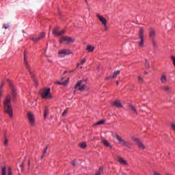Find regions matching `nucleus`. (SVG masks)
Wrapping results in <instances>:
<instances>
[{
  "instance_id": "6",
  "label": "nucleus",
  "mask_w": 175,
  "mask_h": 175,
  "mask_svg": "<svg viewBox=\"0 0 175 175\" xmlns=\"http://www.w3.org/2000/svg\"><path fill=\"white\" fill-rule=\"evenodd\" d=\"M75 39L71 37L63 36L60 38V43H64V44H69V43H73Z\"/></svg>"
},
{
  "instance_id": "38",
  "label": "nucleus",
  "mask_w": 175,
  "mask_h": 175,
  "mask_svg": "<svg viewBox=\"0 0 175 175\" xmlns=\"http://www.w3.org/2000/svg\"><path fill=\"white\" fill-rule=\"evenodd\" d=\"M3 85H5V81H3L1 82V84L0 85V91H1Z\"/></svg>"
},
{
  "instance_id": "34",
  "label": "nucleus",
  "mask_w": 175,
  "mask_h": 175,
  "mask_svg": "<svg viewBox=\"0 0 175 175\" xmlns=\"http://www.w3.org/2000/svg\"><path fill=\"white\" fill-rule=\"evenodd\" d=\"M71 165L72 166H76V165H77V161H76V160L72 161Z\"/></svg>"
},
{
  "instance_id": "32",
  "label": "nucleus",
  "mask_w": 175,
  "mask_h": 175,
  "mask_svg": "<svg viewBox=\"0 0 175 175\" xmlns=\"http://www.w3.org/2000/svg\"><path fill=\"white\" fill-rule=\"evenodd\" d=\"M7 175H12V167H9V168L8 170Z\"/></svg>"
},
{
  "instance_id": "5",
  "label": "nucleus",
  "mask_w": 175,
  "mask_h": 175,
  "mask_svg": "<svg viewBox=\"0 0 175 175\" xmlns=\"http://www.w3.org/2000/svg\"><path fill=\"white\" fill-rule=\"evenodd\" d=\"M50 88H45L42 90V92L41 93L42 98H43V99H50V98H51V94H50Z\"/></svg>"
},
{
  "instance_id": "49",
  "label": "nucleus",
  "mask_w": 175,
  "mask_h": 175,
  "mask_svg": "<svg viewBox=\"0 0 175 175\" xmlns=\"http://www.w3.org/2000/svg\"><path fill=\"white\" fill-rule=\"evenodd\" d=\"M85 2H86V3H87V0H85Z\"/></svg>"
},
{
  "instance_id": "20",
  "label": "nucleus",
  "mask_w": 175,
  "mask_h": 175,
  "mask_svg": "<svg viewBox=\"0 0 175 175\" xmlns=\"http://www.w3.org/2000/svg\"><path fill=\"white\" fill-rule=\"evenodd\" d=\"M119 73H121V71H120V70L115 71L113 72V75L109 76V78H107V79H116V77H117V76H118Z\"/></svg>"
},
{
  "instance_id": "36",
  "label": "nucleus",
  "mask_w": 175,
  "mask_h": 175,
  "mask_svg": "<svg viewBox=\"0 0 175 175\" xmlns=\"http://www.w3.org/2000/svg\"><path fill=\"white\" fill-rule=\"evenodd\" d=\"M8 139L5 138V141L3 142L4 146H8Z\"/></svg>"
},
{
  "instance_id": "46",
  "label": "nucleus",
  "mask_w": 175,
  "mask_h": 175,
  "mask_svg": "<svg viewBox=\"0 0 175 175\" xmlns=\"http://www.w3.org/2000/svg\"><path fill=\"white\" fill-rule=\"evenodd\" d=\"M73 72V70H72V71H69V73H70V72Z\"/></svg>"
},
{
  "instance_id": "44",
  "label": "nucleus",
  "mask_w": 175,
  "mask_h": 175,
  "mask_svg": "<svg viewBox=\"0 0 175 175\" xmlns=\"http://www.w3.org/2000/svg\"><path fill=\"white\" fill-rule=\"evenodd\" d=\"M77 66L79 68V66H80V64H78Z\"/></svg>"
},
{
  "instance_id": "4",
  "label": "nucleus",
  "mask_w": 175,
  "mask_h": 175,
  "mask_svg": "<svg viewBox=\"0 0 175 175\" xmlns=\"http://www.w3.org/2000/svg\"><path fill=\"white\" fill-rule=\"evenodd\" d=\"M116 139L119 142L120 144H122V146H124V147H131V144L129 142H126L125 139H122L118 134H115Z\"/></svg>"
},
{
  "instance_id": "33",
  "label": "nucleus",
  "mask_w": 175,
  "mask_h": 175,
  "mask_svg": "<svg viewBox=\"0 0 175 175\" xmlns=\"http://www.w3.org/2000/svg\"><path fill=\"white\" fill-rule=\"evenodd\" d=\"M68 114V109H65L64 111L62 113V117H65Z\"/></svg>"
},
{
  "instance_id": "26",
  "label": "nucleus",
  "mask_w": 175,
  "mask_h": 175,
  "mask_svg": "<svg viewBox=\"0 0 175 175\" xmlns=\"http://www.w3.org/2000/svg\"><path fill=\"white\" fill-rule=\"evenodd\" d=\"M79 147H81V148H85V147H87V144L85 142L81 143L79 144Z\"/></svg>"
},
{
  "instance_id": "47",
  "label": "nucleus",
  "mask_w": 175,
  "mask_h": 175,
  "mask_svg": "<svg viewBox=\"0 0 175 175\" xmlns=\"http://www.w3.org/2000/svg\"><path fill=\"white\" fill-rule=\"evenodd\" d=\"M34 83H36V80H34Z\"/></svg>"
},
{
  "instance_id": "23",
  "label": "nucleus",
  "mask_w": 175,
  "mask_h": 175,
  "mask_svg": "<svg viewBox=\"0 0 175 175\" xmlns=\"http://www.w3.org/2000/svg\"><path fill=\"white\" fill-rule=\"evenodd\" d=\"M68 81H69V79H67V80H66L65 81H63V82L57 81L56 83L57 84H60L61 85H67Z\"/></svg>"
},
{
  "instance_id": "39",
  "label": "nucleus",
  "mask_w": 175,
  "mask_h": 175,
  "mask_svg": "<svg viewBox=\"0 0 175 175\" xmlns=\"http://www.w3.org/2000/svg\"><path fill=\"white\" fill-rule=\"evenodd\" d=\"M85 59H82L81 61V65H83V64H84L85 63Z\"/></svg>"
},
{
  "instance_id": "48",
  "label": "nucleus",
  "mask_w": 175,
  "mask_h": 175,
  "mask_svg": "<svg viewBox=\"0 0 175 175\" xmlns=\"http://www.w3.org/2000/svg\"><path fill=\"white\" fill-rule=\"evenodd\" d=\"M145 75H147V72H145Z\"/></svg>"
},
{
  "instance_id": "45",
  "label": "nucleus",
  "mask_w": 175,
  "mask_h": 175,
  "mask_svg": "<svg viewBox=\"0 0 175 175\" xmlns=\"http://www.w3.org/2000/svg\"><path fill=\"white\" fill-rule=\"evenodd\" d=\"M116 84H117V85H118V81H116Z\"/></svg>"
},
{
  "instance_id": "40",
  "label": "nucleus",
  "mask_w": 175,
  "mask_h": 175,
  "mask_svg": "<svg viewBox=\"0 0 175 175\" xmlns=\"http://www.w3.org/2000/svg\"><path fill=\"white\" fill-rule=\"evenodd\" d=\"M154 175H161V174H159L157 172H154Z\"/></svg>"
},
{
  "instance_id": "19",
  "label": "nucleus",
  "mask_w": 175,
  "mask_h": 175,
  "mask_svg": "<svg viewBox=\"0 0 175 175\" xmlns=\"http://www.w3.org/2000/svg\"><path fill=\"white\" fill-rule=\"evenodd\" d=\"M101 142L103 143V144H104V146H105V147L111 148V146H110V143H109V142L107 139H105V138L101 139Z\"/></svg>"
},
{
  "instance_id": "37",
  "label": "nucleus",
  "mask_w": 175,
  "mask_h": 175,
  "mask_svg": "<svg viewBox=\"0 0 175 175\" xmlns=\"http://www.w3.org/2000/svg\"><path fill=\"white\" fill-rule=\"evenodd\" d=\"M171 128H172V131H175V124H171Z\"/></svg>"
},
{
  "instance_id": "15",
  "label": "nucleus",
  "mask_w": 175,
  "mask_h": 175,
  "mask_svg": "<svg viewBox=\"0 0 175 175\" xmlns=\"http://www.w3.org/2000/svg\"><path fill=\"white\" fill-rule=\"evenodd\" d=\"M155 30H154L153 29H150L149 36L152 39V40H155Z\"/></svg>"
},
{
  "instance_id": "31",
  "label": "nucleus",
  "mask_w": 175,
  "mask_h": 175,
  "mask_svg": "<svg viewBox=\"0 0 175 175\" xmlns=\"http://www.w3.org/2000/svg\"><path fill=\"white\" fill-rule=\"evenodd\" d=\"M145 66L147 68H150V62L147 59L145 60Z\"/></svg>"
},
{
  "instance_id": "30",
  "label": "nucleus",
  "mask_w": 175,
  "mask_h": 175,
  "mask_svg": "<svg viewBox=\"0 0 175 175\" xmlns=\"http://www.w3.org/2000/svg\"><path fill=\"white\" fill-rule=\"evenodd\" d=\"M47 147H46L45 148H44V152H43V154H42V155L41 156V158H42V159H43V158H44V154H47Z\"/></svg>"
},
{
  "instance_id": "17",
  "label": "nucleus",
  "mask_w": 175,
  "mask_h": 175,
  "mask_svg": "<svg viewBox=\"0 0 175 175\" xmlns=\"http://www.w3.org/2000/svg\"><path fill=\"white\" fill-rule=\"evenodd\" d=\"M160 81L162 84H166L167 83V77L165 75H163L160 78Z\"/></svg>"
},
{
  "instance_id": "9",
  "label": "nucleus",
  "mask_w": 175,
  "mask_h": 175,
  "mask_svg": "<svg viewBox=\"0 0 175 175\" xmlns=\"http://www.w3.org/2000/svg\"><path fill=\"white\" fill-rule=\"evenodd\" d=\"M97 17L98 20L102 23V24L104 25V29L105 31H107V21H106V18H103L100 15H97Z\"/></svg>"
},
{
  "instance_id": "27",
  "label": "nucleus",
  "mask_w": 175,
  "mask_h": 175,
  "mask_svg": "<svg viewBox=\"0 0 175 175\" xmlns=\"http://www.w3.org/2000/svg\"><path fill=\"white\" fill-rule=\"evenodd\" d=\"M1 175H6V167H3L1 168Z\"/></svg>"
},
{
  "instance_id": "8",
  "label": "nucleus",
  "mask_w": 175,
  "mask_h": 175,
  "mask_svg": "<svg viewBox=\"0 0 175 175\" xmlns=\"http://www.w3.org/2000/svg\"><path fill=\"white\" fill-rule=\"evenodd\" d=\"M133 142H135V143H136L137 147H139V148L140 150H145L146 148V146H144V144H143V142H142V141H140V139H137V138H134L133 139Z\"/></svg>"
},
{
  "instance_id": "14",
  "label": "nucleus",
  "mask_w": 175,
  "mask_h": 175,
  "mask_svg": "<svg viewBox=\"0 0 175 175\" xmlns=\"http://www.w3.org/2000/svg\"><path fill=\"white\" fill-rule=\"evenodd\" d=\"M129 109L132 111L133 116H137L139 113L137 112V110L136 109V107L132 105H129Z\"/></svg>"
},
{
  "instance_id": "21",
  "label": "nucleus",
  "mask_w": 175,
  "mask_h": 175,
  "mask_svg": "<svg viewBox=\"0 0 175 175\" xmlns=\"http://www.w3.org/2000/svg\"><path fill=\"white\" fill-rule=\"evenodd\" d=\"M113 106H116V107H122V105L121 104V102L118 100H116L113 103Z\"/></svg>"
},
{
  "instance_id": "7",
  "label": "nucleus",
  "mask_w": 175,
  "mask_h": 175,
  "mask_svg": "<svg viewBox=\"0 0 175 175\" xmlns=\"http://www.w3.org/2000/svg\"><path fill=\"white\" fill-rule=\"evenodd\" d=\"M27 118L29 120V124L31 126H35V116L32 112L27 113Z\"/></svg>"
},
{
  "instance_id": "1",
  "label": "nucleus",
  "mask_w": 175,
  "mask_h": 175,
  "mask_svg": "<svg viewBox=\"0 0 175 175\" xmlns=\"http://www.w3.org/2000/svg\"><path fill=\"white\" fill-rule=\"evenodd\" d=\"M12 96L8 94L5 96L3 105L4 107V110L7 114H8L9 117L12 118L13 117V108L12 107Z\"/></svg>"
},
{
  "instance_id": "35",
  "label": "nucleus",
  "mask_w": 175,
  "mask_h": 175,
  "mask_svg": "<svg viewBox=\"0 0 175 175\" xmlns=\"http://www.w3.org/2000/svg\"><path fill=\"white\" fill-rule=\"evenodd\" d=\"M138 81L139 83H143V78L140 77H138Z\"/></svg>"
},
{
  "instance_id": "11",
  "label": "nucleus",
  "mask_w": 175,
  "mask_h": 175,
  "mask_svg": "<svg viewBox=\"0 0 175 175\" xmlns=\"http://www.w3.org/2000/svg\"><path fill=\"white\" fill-rule=\"evenodd\" d=\"M69 54H72V51L69 49H61L59 51V55H61V57L63 55H69Z\"/></svg>"
},
{
  "instance_id": "10",
  "label": "nucleus",
  "mask_w": 175,
  "mask_h": 175,
  "mask_svg": "<svg viewBox=\"0 0 175 175\" xmlns=\"http://www.w3.org/2000/svg\"><path fill=\"white\" fill-rule=\"evenodd\" d=\"M44 38H46V33H41L38 37L36 38H31V40H33V42H39V40H42V39H44Z\"/></svg>"
},
{
  "instance_id": "12",
  "label": "nucleus",
  "mask_w": 175,
  "mask_h": 175,
  "mask_svg": "<svg viewBox=\"0 0 175 175\" xmlns=\"http://www.w3.org/2000/svg\"><path fill=\"white\" fill-rule=\"evenodd\" d=\"M53 35H55V36H61V35H64V33H65V30H62L61 31H59L58 28H55L53 31Z\"/></svg>"
},
{
  "instance_id": "28",
  "label": "nucleus",
  "mask_w": 175,
  "mask_h": 175,
  "mask_svg": "<svg viewBox=\"0 0 175 175\" xmlns=\"http://www.w3.org/2000/svg\"><path fill=\"white\" fill-rule=\"evenodd\" d=\"M152 46L154 49H157L158 47V45L157 44V42L155 40H152Z\"/></svg>"
},
{
  "instance_id": "16",
  "label": "nucleus",
  "mask_w": 175,
  "mask_h": 175,
  "mask_svg": "<svg viewBox=\"0 0 175 175\" xmlns=\"http://www.w3.org/2000/svg\"><path fill=\"white\" fill-rule=\"evenodd\" d=\"M11 94L14 100H16V98H17V93L16 92V89L13 86H11Z\"/></svg>"
},
{
  "instance_id": "41",
  "label": "nucleus",
  "mask_w": 175,
  "mask_h": 175,
  "mask_svg": "<svg viewBox=\"0 0 175 175\" xmlns=\"http://www.w3.org/2000/svg\"><path fill=\"white\" fill-rule=\"evenodd\" d=\"M4 28H5V29H8V28H9V25H5Z\"/></svg>"
},
{
  "instance_id": "18",
  "label": "nucleus",
  "mask_w": 175,
  "mask_h": 175,
  "mask_svg": "<svg viewBox=\"0 0 175 175\" xmlns=\"http://www.w3.org/2000/svg\"><path fill=\"white\" fill-rule=\"evenodd\" d=\"M162 88L166 94H170V92H172V88L169 85H165Z\"/></svg>"
},
{
  "instance_id": "22",
  "label": "nucleus",
  "mask_w": 175,
  "mask_h": 175,
  "mask_svg": "<svg viewBox=\"0 0 175 175\" xmlns=\"http://www.w3.org/2000/svg\"><path fill=\"white\" fill-rule=\"evenodd\" d=\"M24 61H25V66L27 68V69H28L29 72H30V75L32 73L31 72V69L29 68V66H28V62H27V55L25 54V57H24Z\"/></svg>"
},
{
  "instance_id": "13",
  "label": "nucleus",
  "mask_w": 175,
  "mask_h": 175,
  "mask_svg": "<svg viewBox=\"0 0 175 175\" xmlns=\"http://www.w3.org/2000/svg\"><path fill=\"white\" fill-rule=\"evenodd\" d=\"M118 162H119V163H120L121 165H123L124 166H129V163L128 161H126V160L122 159V157H118L117 159Z\"/></svg>"
},
{
  "instance_id": "24",
  "label": "nucleus",
  "mask_w": 175,
  "mask_h": 175,
  "mask_svg": "<svg viewBox=\"0 0 175 175\" xmlns=\"http://www.w3.org/2000/svg\"><path fill=\"white\" fill-rule=\"evenodd\" d=\"M49 108L47 107H45V109H44V118H46L47 116H49Z\"/></svg>"
},
{
  "instance_id": "42",
  "label": "nucleus",
  "mask_w": 175,
  "mask_h": 175,
  "mask_svg": "<svg viewBox=\"0 0 175 175\" xmlns=\"http://www.w3.org/2000/svg\"><path fill=\"white\" fill-rule=\"evenodd\" d=\"M66 73H68V71H64V73H63V75H65V74H66Z\"/></svg>"
},
{
  "instance_id": "29",
  "label": "nucleus",
  "mask_w": 175,
  "mask_h": 175,
  "mask_svg": "<svg viewBox=\"0 0 175 175\" xmlns=\"http://www.w3.org/2000/svg\"><path fill=\"white\" fill-rule=\"evenodd\" d=\"M103 124H105V120H100L99 122L95 123L94 125H103Z\"/></svg>"
},
{
  "instance_id": "43",
  "label": "nucleus",
  "mask_w": 175,
  "mask_h": 175,
  "mask_svg": "<svg viewBox=\"0 0 175 175\" xmlns=\"http://www.w3.org/2000/svg\"><path fill=\"white\" fill-rule=\"evenodd\" d=\"M30 163H31V161L29 160V162H28L29 166Z\"/></svg>"
},
{
  "instance_id": "3",
  "label": "nucleus",
  "mask_w": 175,
  "mask_h": 175,
  "mask_svg": "<svg viewBox=\"0 0 175 175\" xmlns=\"http://www.w3.org/2000/svg\"><path fill=\"white\" fill-rule=\"evenodd\" d=\"M139 38L140 41L138 42V46L139 47H144V30L143 28H140L138 33Z\"/></svg>"
},
{
  "instance_id": "25",
  "label": "nucleus",
  "mask_w": 175,
  "mask_h": 175,
  "mask_svg": "<svg viewBox=\"0 0 175 175\" xmlns=\"http://www.w3.org/2000/svg\"><path fill=\"white\" fill-rule=\"evenodd\" d=\"M87 50H88L90 53H92L94 50H95V48L92 46V45H88L87 47Z\"/></svg>"
},
{
  "instance_id": "2",
  "label": "nucleus",
  "mask_w": 175,
  "mask_h": 175,
  "mask_svg": "<svg viewBox=\"0 0 175 175\" xmlns=\"http://www.w3.org/2000/svg\"><path fill=\"white\" fill-rule=\"evenodd\" d=\"M75 88L77 91H85V90H88L87 85L84 83L83 81H79Z\"/></svg>"
}]
</instances>
